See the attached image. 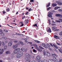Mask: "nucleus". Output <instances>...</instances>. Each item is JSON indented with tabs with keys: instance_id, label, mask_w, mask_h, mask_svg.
Listing matches in <instances>:
<instances>
[{
	"instance_id": "f257e3e1",
	"label": "nucleus",
	"mask_w": 62,
	"mask_h": 62,
	"mask_svg": "<svg viewBox=\"0 0 62 62\" xmlns=\"http://www.w3.org/2000/svg\"><path fill=\"white\" fill-rule=\"evenodd\" d=\"M25 55L26 57L25 58V60H26V62H31L30 58L29 57L30 56V54H29L28 53H26L25 54Z\"/></svg>"
},
{
	"instance_id": "f03ea898",
	"label": "nucleus",
	"mask_w": 62,
	"mask_h": 62,
	"mask_svg": "<svg viewBox=\"0 0 62 62\" xmlns=\"http://www.w3.org/2000/svg\"><path fill=\"white\" fill-rule=\"evenodd\" d=\"M20 53L21 54H18L16 55V57L17 58H21V57L23 55V53L21 51Z\"/></svg>"
},
{
	"instance_id": "7ed1b4c3",
	"label": "nucleus",
	"mask_w": 62,
	"mask_h": 62,
	"mask_svg": "<svg viewBox=\"0 0 62 62\" xmlns=\"http://www.w3.org/2000/svg\"><path fill=\"white\" fill-rule=\"evenodd\" d=\"M43 53L44 55H47V56H51V54H50V53L48 52L47 51L45 52V50H43Z\"/></svg>"
},
{
	"instance_id": "20e7f679",
	"label": "nucleus",
	"mask_w": 62,
	"mask_h": 62,
	"mask_svg": "<svg viewBox=\"0 0 62 62\" xmlns=\"http://www.w3.org/2000/svg\"><path fill=\"white\" fill-rule=\"evenodd\" d=\"M52 56L53 57V60L55 61V62H57V59H56V58L57 57V55L56 54H54L52 55Z\"/></svg>"
},
{
	"instance_id": "39448f33",
	"label": "nucleus",
	"mask_w": 62,
	"mask_h": 62,
	"mask_svg": "<svg viewBox=\"0 0 62 62\" xmlns=\"http://www.w3.org/2000/svg\"><path fill=\"white\" fill-rule=\"evenodd\" d=\"M47 16L50 18H52V15L53 14V13L51 12H49Z\"/></svg>"
},
{
	"instance_id": "423d86ee",
	"label": "nucleus",
	"mask_w": 62,
	"mask_h": 62,
	"mask_svg": "<svg viewBox=\"0 0 62 62\" xmlns=\"http://www.w3.org/2000/svg\"><path fill=\"white\" fill-rule=\"evenodd\" d=\"M56 28L57 27L56 26L52 27V29L53 30H54V31H59V29H56Z\"/></svg>"
},
{
	"instance_id": "0eeeda50",
	"label": "nucleus",
	"mask_w": 62,
	"mask_h": 62,
	"mask_svg": "<svg viewBox=\"0 0 62 62\" xmlns=\"http://www.w3.org/2000/svg\"><path fill=\"white\" fill-rule=\"evenodd\" d=\"M56 2L58 5H62V2L61 1H56Z\"/></svg>"
},
{
	"instance_id": "6e6552de",
	"label": "nucleus",
	"mask_w": 62,
	"mask_h": 62,
	"mask_svg": "<svg viewBox=\"0 0 62 62\" xmlns=\"http://www.w3.org/2000/svg\"><path fill=\"white\" fill-rule=\"evenodd\" d=\"M12 45V41L11 40L10 41V42H9L8 44V46L10 47Z\"/></svg>"
},
{
	"instance_id": "1a4fd4ad",
	"label": "nucleus",
	"mask_w": 62,
	"mask_h": 62,
	"mask_svg": "<svg viewBox=\"0 0 62 62\" xmlns=\"http://www.w3.org/2000/svg\"><path fill=\"white\" fill-rule=\"evenodd\" d=\"M40 59H41V57L39 56H38L36 57L35 60L37 61H39Z\"/></svg>"
},
{
	"instance_id": "9d476101",
	"label": "nucleus",
	"mask_w": 62,
	"mask_h": 62,
	"mask_svg": "<svg viewBox=\"0 0 62 62\" xmlns=\"http://www.w3.org/2000/svg\"><path fill=\"white\" fill-rule=\"evenodd\" d=\"M56 17H59L61 18H62V15L60 14H57L55 15Z\"/></svg>"
},
{
	"instance_id": "9b49d317",
	"label": "nucleus",
	"mask_w": 62,
	"mask_h": 62,
	"mask_svg": "<svg viewBox=\"0 0 62 62\" xmlns=\"http://www.w3.org/2000/svg\"><path fill=\"white\" fill-rule=\"evenodd\" d=\"M24 23L25 24H28L29 23V20L28 19H26L24 21Z\"/></svg>"
},
{
	"instance_id": "f8f14e48",
	"label": "nucleus",
	"mask_w": 62,
	"mask_h": 62,
	"mask_svg": "<svg viewBox=\"0 0 62 62\" xmlns=\"http://www.w3.org/2000/svg\"><path fill=\"white\" fill-rule=\"evenodd\" d=\"M48 62H55V61L54 60V58H53V59H49L48 61Z\"/></svg>"
},
{
	"instance_id": "ddd939ff",
	"label": "nucleus",
	"mask_w": 62,
	"mask_h": 62,
	"mask_svg": "<svg viewBox=\"0 0 62 62\" xmlns=\"http://www.w3.org/2000/svg\"><path fill=\"white\" fill-rule=\"evenodd\" d=\"M47 32L48 33H51L52 32V31L51 30V28H48L47 29Z\"/></svg>"
},
{
	"instance_id": "4468645a",
	"label": "nucleus",
	"mask_w": 62,
	"mask_h": 62,
	"mask_svg": "<svg viewBox=\"0 0 62 62\" xmlns=\"http://www.w3.org/2000/svg\"><path fill=\"white\" fill-rule=\"evenodd\" d=\"M45 48L46 49H47V48L49 49V48H50V45L49 44H47L46 45V47H45Z\"/></svg>"
},
{
	"instance_id": "2eb2a0df",
	"label": "nucleus",
	"mask_w": 62,
	"mask_h": 62,
	"mask_svg": "<svg viewBox=\"0 0 62 62\" xmlns=\"http://www.w3.org/2000/svg\"><path fill=\"white\" fill-rule=\"evenodd\" d=\"M15 49L18 53H19V52H20V51H21V49H20V48L18 47L16 48Z\"/></svg>"
},
{
	"instance_id": "dca6fc26",
	"label": "nucleus",
	"mask_w": 62,
	"mask_h": 62,
	"mask_svg": "<svg viewBox=\"0 0 62 62\" xmlns=\"http://www.w3.org/2000/svg\"><path fill=\"white\" fill-rule=\"evenodd\" d=\"M4 51V49H2L1 50V52H0V54H3V52Z\"/></svg>"
},
{
	"instance_id": "f3484780",
	"label": "nucleus",
	"mask_w": 62,
	"mask_h": 62,
	"mask_svg": "<svg viewBox=\"0 0 62 62\" xmlns=\"http://www.w3.org/2000/svg\"><path fill=\"white\" fill-rule=\"evenodd\" d=\"M21 51L22 52H26V50L25 49V48H22L21 49Z\"/></svg>"
},
{
	"instance_id": "a211bd4d",
	"label": "nucleus",
	"mask_w": 62,
	"mask_h": 62,
	"mask_svg": "<svg viewBox=\"0 0 62 62\" xmlns=\"http://www.w3.org/2000/svg\"><path fill=\"white\" fill-rule=\"evenodd\" d=\"M18 47V46L17 45H14L13 46V49H15V48H17Z\"/></svg>"
},
{
	"instance_id": "6ab92c4d",
	"label": "nucleus",
	"mask_w": 62,
	"mask_h": 62,
	"mask_svg": "<svg viewBox=\"0 0 62 62\" xmlns=\"http://www.w3.org/2000/svg\"><path fill=\"white\" fill-rule=\"evenodd\" d=\"M54 38H55V39H59V37L55 35H54Z\"/></svg>"
},
{
	"instance_id": "aec40b11",
	"label": "nucleus",
	"mask_w": 62,
	"mask_h": 62,
	"mask_svg": "<svg viewBox=\"0 0 62 62\" xmlns=\"http://www.w3.org/2000/svg\"><path fill=\"white\" fill-rule=\"evenodd\" d=\"M52 5L53 7H55L57 6V4L55 3H53L52 4Z\"/></svg>"
},
{
	"instance_id": "412c9836",
	"label": "nucleus",
	"mask_w": 62,
	"mask_h": 62,
	"mask_svg": "<svg viewBox=\"0 0 62 62\" xmlns=\"http://www.w3.org/2000/svg\"><path fill=\"white\" fill-rule=\"evenodd\" d=\"M34 47L36 50H37L39 48L38 47V46L37 45H35L34 46Z\"/></svg>"
},
{
	"instance_id": "4be33fe9",
	"label": "nucleus",
	"mask_w": 62,
	"mask_h": 62,
	"mask_svg": "<svg viewBox=\"0 0 62 62\" xmlns=\"http://www.w3.org/2000/svg\"><path fill=\"white\" fill-rule=\"evenodd\" d=\"M35 26H36L37 27H38V26L37 25V23H36L35 24L33 25V27H35Z\"/></svg>"
},
{
	"instance_id": "5701e85b",
	"label": "nucleus",
	"mask_w": 62,
	"mask_h": 62,
	"mask_svg": "<svg viewBox=\"0 0 62 62\" xmlns=\"http://www.w3.org/2000/svg\"><path fill=\"white\" fill-rule=\"evenodd\" d=\"M6 53L7 54H10V51H7L6 52Z\"/></svg>"
},
{
	"instance_id": "b1692460",
	"label": "nucleus",
	"mask_w": 62,
	"mask_h": 62,
	"mask_svg": "<svg viewBox=\"0 0 62 62\" xmlns=\"http://www.w3.org/2000/svg\"><path fill=\"white\" fill-rule=\"evenodd\" d=\"M34 41H35V42H36V43H39L40 42L39 41L36 40H34Z\"/></svg>"
},
{
	"instance_id": "393cba45",
	"label": "nucleus",
	"mask_w": 62,
	"mask_h": 62,
	"mask_svg": "<svg viewBox=\"0 0 62 62\" xmlns=\"http://www.w3.org/2000/svg\"><path fill=\"white\" fill-rule=\"evenodd\" d=\"M53 46L54 47H55V48H56V49H58V47L56 46L54 44H53Z\"/></svg>"
},
{
	"instance_id": "a878e982",
	"label": "nucleus",
	"mask_w": 62,
	"mask_h": 62,
	"mask_svg": "<svg viewBox=\"0 0 62 62\" xmlns=\"http://www.w3.org/2000/svg\"><path fill=\"white\" fill-rule=\"evenodd\" d=\"M14 53L15 54H17V53H18V52H17L16 49L14 51Z\"/></svg>"
},
{
	"instance_id": "bb28decb",
	"label": "nucleus",
	"mask_w": 62,
	"mask_h": 62,
	"mask_svg": "<svg viewBox=\"0 0 62 62\" xmlns=\"http://www.w3.org/2000/svg\"><path fill=\"white\" fill-rule=\"evenodd\" d=\"M42 45L43 46V47H45H45H46V45L44 43L42 44Z\"/></svg>"
},
{
	"instance_id": "cd10ccee",
	"label": "nucleus",
	"mask_w": 62,
	"mask_h": 62,
	"mask_svg": "<svg viewBox=\"0 0 62 62\" xmlns=\"http://www.w3.org/2000/svg\"><path fill=\"white\" fill-rule=\"evenodd\" d=\"M60 8V7H55L54 8V9L55 10H56V9H57L58 8Z\"/></svg>"
},
{
	"instance_id": "c85d7f7f",
	"label": "nucleus",
	"mask_w": 62,
	"mask_h": 62,
	"mask_svg": "<svg viewBox=\"0 0 62 62\" xmlns=\"http://www.w3.org/2000/svg\"><path fill=\"white\" fill-rule=\"evenodd\" d=\"M50 4V3H48V5H46V7L47 8H48L49 7H50V4Z\"/></svg>"
},
{
	"instance_id": "c756f323",
	"label": "nucleus",
	"mask_w": 62,
	"mask_h": 62,
	"mask_svg": "<svg viewBox=\"0 0 62 62\" xmlns=\"http://www.w3.org/2000/svg\"><path fill=\"white\" fill-rule=\"evenodd\" d=\"M2 45L3 46H5V43L4 41H3L2 42Z\"/></svg>"
},
{
	"instance_id": "7c9ffc66",
	"label": "nucleus",
	"mask_w": 62,
	"mask_h": 62,
	"mask_svg": "<svg viewBox=\"0 0 62 62\" xmlns=\"http://www.w3.org/2000/svg\"><path fill=\"white\" fill-rule=\"evenodd\" d=\"M51 7H49L48 8H47L46 9L47 11H49V10H50V9H51Z\"/></svg>"
},
{
	"instance_id": "2f4dec72",
	"label": "nucleus",
	"mask_w": 62,
	"mask_h": 62,
	"mask_svg": "<svg viewBox=\"0 0 62 62\" xmlns=\"http://www.w3.org/2000/svg\"><path fill=\"white\" fill-rule=\"evenodd\" d=\"M38 51H39V52H41L42 51V50L41 49H39L38 48V49H37V50Z\"/></svg>"
},
{
	"instance_id": "473e14b6",
	"label": "nucleus",
	"mask_w": 62,
	"mask_h": 62,
	"mask_svg": "<svg viewBox=\"0 0 62 62\" xmlns=\"http://www.w3.org/2000/svg\"><path fill=\"white\" fill-rule=\"evenodd\" d=\"M42 62H47V60H43L42 61Z\"/></svg>"
},
{
	"instance_id": "72a5a7b5",
	"label": "nucleus",
	"mask_w": 62,
	"mask_h": 62,
	"mask_svg": "<svg viewBox=\"0 0 62 62\" xmlns=\"http://www.w3.org/2000/svg\"><path fill=\"white\" fill-rule=\"evenodd\" d=\"M6 11H7V12H9L10 11V9L8 8H7L6 9Z\"/></svg>"
},
{
	"instance_id": "f704fd0d",
	"label": "nucleus",
	"mask_w": 62,
	"mask_h": 62,
	"mask_svg": "<svg viewBox=\"0 0 62 62\" xmlns=\"http://www.w3.org/2000/svg\"><path fill=\"white\" fill-rule=\"evenodd\" d=\"M57 62H62V59H60L59 61H57Z\"/></svg>"
},
{
	"instance_id": "c9c22d12",
	"label": "nucleus",
	"mask_w": 62,
	"mask_h": 62,
	"mask_svg": "<svg viewBox=\"0 0 62 62\" xmlns=\"http://www.w3.org/2000/svg\"><path fill=\"white\" fill-rule=\"evenodd\" d=\"M24 40L25 43H27V39H24Z\"/></svg>"
},
{
	"instance_id": "e433bc0d",
	"label": "nucleus",
	"mask_w": 62,
	"mask_h": 62,
	"mask_svg": "<svg viewBox=\"0 0 62 62\" xmlns=\"http://www.w3.org/2000/svg\"><path fill=\"white\" fill-rule=\"evenodd\" d=\"M56 22H57V23H61V21L59 20H56Z\"/></svg>"
},
{
	"instance_id": "4c0bfd02",
	"label": "nucleus",
	"mask_w": 62,
	"mask_h": 62,
	"mask_svg": "<svg viewBox=\"0 0 62 62\" xmlns=\"http://www.w3.org/2000/svg\"><path fill=\"white\" fill-rule=\"evenodd\" d=\"M59 35L60 36H62V32H61L59 33Z\"/></svg>"
},
{
	"instance_id": "58836bf2",
	"label": "nucleus",
	"mask_w": 62,
	"mask_h": 62,
	"mask_svg": "<svg viewBox=\"0 0 62 62\" xmlns=\"http://www.w3.org/2000/svg\"><path fill=\"white\" fill-rule=\"evenodd\" d=\"M58 50L60 52L62 51V49L60 48V49H58Z\"/></svg>"
},
{
	"instance_id": "ea45409f",
	"label": "nucleus",
	"mask_w": 62,
	"mask_h": 62,
	"mask_svg": "<svg viewBox=\"0 0 62 62\" xmlns=\"http://www.w3.org/2000/svg\"><path fill=\"white\" fill-rule=\"evenodd\" d=\"M17 35H20V36H23V34H21L20 33H17Z\"/></svg>"
},
{
	"instance_id": "a19ab883",
	"label": "nucleus",
	"mask_w": 62,
	"mask_h": 62,
	"mask_svg": "<svg viewBox=\"0 0 62 62\" xmlns=\"http://www.w3.org/2000/svg\"><path fill=\"white\" fill-rule=\"evenodd\" d=\"M4 49L6 50L7 49V46L5 45L4 47Z\"/></svg>"
},
{
	"instance_id": "79ce46f5",
	"label": "nucleus",
	"mask_w": 62,
	"mask_h": 62,
	"mask_svg": "<svg viewBox=\"0 0 62 62\" xmlns=\"http://www.w3.org/2000/svg\"><path fill=\"white\" fill-rule=\"evenodd\" d=\"M58 11H59V12H62V9H59L58 10Z\"/></svg>"
},
{
	"instance_id": "37998d69",
	"label": "nucleus",
	"mask_w": 62,
	"mask_h": 62,
	"mask_svg": "<svg viewBox=\"0 0 62 62\" xmlns=\"http://www.w3.org/2000/svg\"><path fill=\"white\" fill-rule=\"evenodd\" d=\"M32 44V42H28L27 43V44Z\"/></svg>"
},
{
	"instance_id": "c03bdc74",
	"label": "nucleus",
	"mask_w": 62,
	"mask_h": 62,
	"mask_svg": "<svg viewBox=\"0 0 62 62\" xmlns=\"http://www.w3.org/2000/svg\"><path fill=\"white\" fill-rule=\"evenodd\" d=\"M39 48H40V49H43V47L40 46H39Z\"/></svg>"
},
{
	"instance_id": "a18cd8bd",
	"label": "nucleus",
	"mask_w": 62,
	"mask_h": 62,
	"mask_svg": "<svg viewBox=\"0 0 62 62\" xmlns=\"http://www.w3.org/2000/svg\"><path fill=\"white\" fill-rule=\"evenodd\" d=\"M21 24L22 25L20 26L21 27L23 26V23L22 22Z\"/></svg>"
},
{
	"instance_id": "49530a36",
	"label": "nucleus",
	"mask_w": 62,
	"mask_h": 62,
	"mask_svg": "<svg viewBox=\"0 0 62 62\" xmlns=\"http://www.w3.org/2000/svg\"><path fill=\"white\" fill-rule=\"evenodd\" d=\"M59 20H60V21H61V22H62V18L59 19Z\"/></svg>"
},
{
	"instance_id": "de8ad7c7",
	"label": "nucleus",
	"mask_w": 62,
	"mask_h": 62,
	"mask_svg": "<svg viewBox=\"0 0 62 62\" xmlns=\"http://www.w3.org/2000/svg\"><path fill=\"white\" fill-rule=\"evenodd\" d=\"M52 25H56V24H55V23H52L51 24Z\"/></svg>"
},
{
	"instance_id": "09e8293b",
	"label": "nucleus",
	"mask_w": 62,
	"mask_h": 62,
	"mask_svg": "<svg viewBox=\"0 0 62 62\" xmlns=\"http://www.w3.org/2000/svg\"><path fill=\"white\" fill-rule=\"evenodd\" d=\"M56 44H57V45H59V46H60V45H60V43H57Z\"/></svg>"
},
{
	"instance_id": "8fccbe9b",
	"label": "nucleus",
	"mask_w": 62,
	"mask_h": 62,
	"mask_svg": "<svg viewBox=\"0 0 62 62\" xmlns=\"http://www.w3.org/2000/svg\"><path fill=\"white\" fill-rule=\"evenodd\" d=\"M1 36H4V34L3 33H1L0 35H1Z\"/></svg>"
},
{
	"instance_id": "3c124183",
	"label": "nucleus",
	"mask_w": 62,
	"mask_h": 62,
	"mask_svg": "<svg viewBox=\"0 0 62 62\" xmlns=\"http://www.w3.org/2000/svg\"><path fill=\"white\" fill-rule=\"evenodd\" d=\"M34 0H31L30 1V2H34Z\"/></svg>"
},
{
	"instance_id": "603ef678",
	"label": "nucleus",
	"mask_w": 62,
	"mask_h": 62,
	"mask_svg": "<svg viewBox=\"0 0 62 62\" xmlns=\"http://www.w3.org/2000/svg\"><path fill=\"white\" fill-rule=\"evenodd\" d=\"M50 46L52 47H53V45L52 44L50 43Z\"/></svg>"
},
{
	"instance_id": "864d4df0",
	"label": "nucleus",
	"mask_w": 62,
	"mask_h": 62,
	"mask_svg": "<svg viewBox=\"0 0 62 62\" xmlns=\"http://www.w3.org/2000/svg\"><path fill=\"white\" fill-rule=\"evenodd\" d=\"M25 16H23L22 17V19H24V18H25Z\"/></svg>"
},
{
	"instance_id": "5fc2aeb1",
	"label": "nucleus",
	"mask_w": 62,
	"mask_h": 62,
	"mask_svg": "<svg viewBox=\"0 0 62 62\" xmlns=\"http://www.w3.org/2000/svg\"><path fill=\"white\" fill-rule=\"evenodd\" d=\"M7 25H8V26H10V27H12V28H13V27L12 26H10L8 25V24H7Z\"/></svg>"
},
{
	"instance_id": "6e6d98bb",
	"label": "nucleus",
	"mask_w": 62,
	"mask_h": 62,
	"mask_svg": "<svg viewBox=\"0 0 62 62\" xmlns=\"http://www.w3.org/2000/svg\"><path fill=\"white\" fill-rule=\"evenodd\" d=\"M33 51L34 52H36V50H35V49H34L33 50Z\"/></svg>"
},
{
	"instance_id": "4d7b16f0",
	"label": "nucleus",
	"mask_w": 62,
	"mask_h": 62,
	"mask_svg": "<svg viewBox=\"0 0 62 62\" xmlns=\"http://www.w3.org/2000/svg\"><path fill=\"white\" fill-rule=\"evenodd\" d=\"M14 42H15V43H17V42H18V41H14Z\"/></svg>"
},
{
	"instance_id": "13d9d810",
	"label": "nucleus",
	"mask_w": 62,
	"mask_h": 62,
	"mask_svg": "<svg viewBox=\"0 0 62 62\" xmlns=\"http://www.w3.org/2000/svg\"><path fill=\"white\" fill-rule=\"evenodd\" d=\"M31 8H30V9H29L28 11H29V12L31 11Z\"/></svg>"
},
{
	"instance_id": "bf43d9fd",
	"label": "nucleus",
	"mask_w": 62,
	"mask_h": 62,
	"mask_svg": "<svg viewBox=\"0 0 62 62\" xmlns=\"http://www.w3.org/2000/svg\"><path fill=\"white\" fill-rule=\"evenodd\" d=\"M3 14H5V13H6L5 11H3Z\"/></svg>"
},
{
	"instance_id": "052dcab7",
	"label": "nucleus",
	"mask_w": 62,
	"mask_h": 62,
	"mask_svg": "<svg viewBox=\"0 0 62 62\" xmlns=\"http://www.w3.org/2000/svg\"><path fill=\"white\" fill-rule=\"evenodd\" d=\"M20 43L21 44V45H23V43H21V42H20Z\"/></svg>"
},
{
	"instance_id": "680f3d73",
	"label": "nucleus",
	"mask_w": 62,
	"mask_h": 62,
	"mask_svg": "<svg viewBox=\"0 0 62 62\" xmlns=\"http://www.w3.org/2000/svg\"><path fill=\"white\" fill-rule=\"evenodd\" d=\"M28 12H26V13H25V14L26 15H27V14H28Z\"/></svg>"
},
{
	"instance_id": "e2e57ef3",
	"label": "nucleus",
	"mask_w": 62,
	"mask_h": 62,
	"mask_svg": "<svg viewBox=\"0 0 62 62\" xmlns=\"http://www.w3.org/2000/svg\"><path fill=\"white\" fill-rule=\"evenodd\" d=\"M0 32H1V33H2V30L1 29H0Z\"/></svg>"
},
{
	"instance_id": "0e129e2a",
	"label": "nucleus",
	"mask_w": 62,
	"mask_h": 62,
	"mask_svg": "<svg viewBox=\"0 0 62 62\" xmlns=\"http://www.w3.org/2000/svg\"><path fill=\"white\" fill-rule=\"evenodd\" d=\"M52 23H55V22H54V20H53L52 21Z\"/></svg>"
},
{
	"instance_id": "69168bd1",
	"label": "nucleus",
	"mask_w": 62,
	"mask_h": 62,
	"mask_svg": "<svg viewBox=\"0 0 62 62\" xmlns=\"http://www.w3.org/2000/svg\"><path fill=\"white\" fill-rule=\"evenodd\" d=\"M38 62H42V61L41 60H40Z\"/></svg>"
},
{
	"instance_id": "338daca9",
	"label": "nucleus",
	"mask_w": 62,
	"mask_h": 62,
	"mask_svg": "<svg viewBox=\"0 0 62 62\" xmlns=\"http://www.w3.org/2000/svg\"><path fill=\"white\" fill-rule=\"evenodd\" d=\"M30 52L31 54H32V50H31L30 51Z\"/></svg>"
},
{
	"instance_id": "774afa93",
	"label": "nucleus",
	"mask_w": 62,
	"mask_h": 62,
	"mask_svg": "<svg viewBox=\"0 0 62 62\" xmlns=\"http://www.w3.org/2000/svg\"><path fill=\"white\" fill-rule=\"evenodd\" d=\"M5 42L6 43H8V41H7V40H6L5 41Z\"/></svg>"
}]
</instances>
